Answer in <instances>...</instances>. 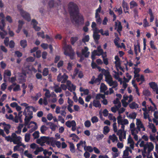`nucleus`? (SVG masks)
<instances>
[{
  "label": "nucleus",
  "instance_id": "1",
  "mask_svg": "<svg viewBox=\"0 0 158 158\" xmlns=\"http://www.w3.org/2000/svg\"><path fill=\"white\" fill-rule=\"evenodd\" d=\"M68 9L70 17L77 24H83L84 19L83 16L80 15V10L77 5L73 2L68 4Z\"/></svg>",
  "mask_w": 158,
  "mask_h": 158
},
{
  "label": "nucleus",
  "instance_id": "2",
  "mask_svg": "<svg viewBox=\"0 0 158 158\" xmlns=\"http://www.w3.org/2000/svg\"><path fill=\"white\" fill-rule=\"evenodd\" d=\"M64 50V54L66 56H69L70 59H73L74 52L72 46L70 45H68L65 47Z\"/></svg>",
  "mask_w": 158,
  "mask_h": 158
},
{
  "label": "nucleus",
  "instance_id": "3",
  "mask_svg": "<svg viewBox=\"0 0 158 158\" xmlns=\"http://www.w3.org/2000/svg\"><path fill=\"white\" fill-rule=\"evenodd\" d=\"M154 148V146L153 143L152 142H147L145 144V145L143 148L144 152H147V154H150V153L153 150Z\"/></svg>",
  "mask_w": 158,
  "mask_h": 158
},
{
  "label": "nucleus",
  "instance_id": "4",
  "mask_svg": "<svg viewBox=\"0 0 158 158\" xmlns=\"http://www.w3.org/2000/svg\"><path fill=\"white\" fill-rule=\"evenodd\" d=\"M68 78V76L65 73L61 75V73H60L57 76V80L59 82L61 81L62 83H64L66 82Z\"/></svg>",
  "mask_w": 158,
  "mask_h": 158
},
{
  "label": "nucleus",
  "instance_id": "5",
  "mask_svg": "<svg viewBox=\"0 0 158 158\" xmlns=\"http://www.w3.org/2000/svg\"><path fill=\"white\" fill-rule=\"evenodd\" d=\"M19 7V6H18ZM18 8L20 14L23 18L28 21H30L31 18L29 14L24 11L23 9H19V8Z\"/></svg>",
  "mask_w": 158,
  "mask_h": 158
},
{
  "label": "nucleus",
  "instance_id": "6",
  "mask_svg": "<svg viewBox=\"0 0 158 158\" xmlns=\"http://www.w3.org/2000/svg\"><path fill=\"white\" fill-rule=\"evenodd\" d=\"M89 49L87 47H85L84 49L81 50L82 54L84 56L85 58L88 57L89 54V52H88Z\"/></svg>",
  "mask_w": 158,
  "mask_h": 158
},
{
  "label": "nucleus",
  "instance_id": "7",
  "mask_svg": "<svg viewBox=\"0 0 158 158\" xmlns=\"http://www.w3.org/2000/svg\"><path fill=\"white\" fill-rule=\"evenodd\" d=\"M93 105L95 107H98L100 108L101 107V105L100 103V102L99 100H94L93 102Z\"/></svg>",
  "mask_w": 158,
  "mask_h": 158
},
{
  "label": "nucleus",
  "instance_id": "8",
  "mask_svg": "<svg viewBox=\"0 0 158 158\" xmlns=\"http://www.w3.org/2000/svg\"><path fill=\"white\" fill-rule=\"evenodd\" d=\"M117 21L118 22V24L117 22H115V26H118V29L117 30V31L120 33V32L122 31L123 29V27L121 25V23L118 20Z\"/></svg>",
  "mask_w": 158,
  "mask_h": 158
},
{
  "label": "nucleus",
  "instance_id": "9",
  "mask_svg": "<svg viewBox=\"0 0 158 158\" xmlns=\"http://www.w3.org/2000/svg\"><path fill=\"white\" fill-rule=\"evenodd\" d=\"M46 124L49 126L50 128L52 131H55L57 126L54 124L53 123L51 122H49L47 123Z\"/></svg>",
  "mask_w": 158,
  "mask_h": 158
},
{
  "label": "nucleus",
  "instance_id": "10",
  "mask_svg": "<svg viewBox=\"0 0 158 158\" xmlns=\"http://www.w3.org/2000/svg\"><path fill=\"white\" fill-rule=\"evenodd\" d=\"M148 13L150 16V22H152L153 21L154 19V16L153 15V14L152 13V11L151 8H149L148 9Z\"/></svg>",
  "mask_w": 158,
  "mask_h": 158
},
{
  "label": "nucleus",
  "instance_id": "11",
  "mask_svg": "<svg viewBox=\"0 0 158 158\" xmlns=\"http://www.w3.org/2000/svg\"><path fill=\"white\" fill-rule=\"evenodd\" d=\"M136 124L137 126H139L140 127H141V128L143 129L142 130L143 131H145V128L142 124L141 121L139 119H137V121Z\"/></svg>",
  "mask_w": 158,
  "mask_h": 158
},
{
  "label": "nucleus",
  "instance_id": "12",
  "mask_svg": "<svg viewBox=\"0 0 158 158\" xmlns=\"http://www.w3.org/2000/svg\"><path fill=\"white\" fill-rule=\"evenodd\" d=\"M107 89L106 86L103 83H102L101 84L100 89L101 93L104 92Z\"/></svg>",
  "mask_w": 158,
  "mask_h": 158
},
{
  "label": "nucleus",
  "instance_id": "13",
  "mask_svg": "<svg viewBox=\"0 0 158 158\" xmlns=\"http://www.w3.org/2000/svg\"><path fill=\"white\" fill-rule=\"evenodd\" d=\"M130 108L132 109H136L139 107V105L135 102H133L129 105Z\"/></svg>",
  "mask_w": 158,
  "mask_h": 158
},
{
  "label": "nucleus",
  "instance_id": "14",
  "mask_svg": "<svg viewBox=\"0 0 158 158\" xmlns=\"http://www.w3.org/2000/svg\"><path fill=\"white\" fill-rule=\"evenodd\" d=\"M102 74H103L105 76L106 79L107 77L111 76L110 75V72L109 71L104 69H102Z\"/></svg>",
  "mask_w": 158,
  "mask_h": 158
},
{
  "label": "nucleus",
  "instance_id": "15",
  "mask_svg": "<svg viewBox=\"0 0 158 158\" xmlns=\"http://www.w3.org/2000/svg\"><path fill=\"white\" fill-rule=\"evenodd\" d=\"M75 123H76L75 121L74 120H72L71 121H68L66 122L65 125L68 127L70 128Z\"/></svg>",
  "mask_w": 158,
  "mask_h": 158
},
{
  "label": "nucleus",
  "instance_id": "16",
  "mask_svg": "<svg viewBox=\"0 0 158 158\" xmlns=\"http://www.w3.org/2000/svg\"><path fill=\"white\" fill-rule=\"evenodd\" d=\"M42 95L40 92H39V93L36 94L35 96H32L31 98L33 100L36 101Z\"/></svg>",
  "mask_w": 158,
  "mask_h": 158
},
{
  "label": "nucleus",
  "instance_id": "17",
  "mask_svg": "<svg viewBox=\"0 0 158 158\" xmlns=\"http://www.w3.org/2000/svg\"><path fill=\"white\" fill-rule=\"evenodd\" d=\"M33 116H26L24 119L25 125L27 126L28 124L29 123L31 119L33 118Z\"/></svg>",
  "mask_w": 158,
  "mask_h": 158
},
{
  "label": "nucleus",
  "instance_id": "18",
  "mask_svg": "<svg viewBox=\"0 0 158 158\" xmlns=\"http://www.w3.org/2000/svg\"><path fill=\"white\" fill-rule=\"evenodd\" d=\"M20 46L23 48L27 46V42L26 40H22L20 41Z\"/></svg>",
  "mask_w": 158,
  "mask_h": 158
},
{
  "label": "nucleus",
  "instance_id": "19",
  "mask_svg": "<svg viewBox=\"0 0 158 158\" xmlns=\"http://www.w3.org/2000/svg\"><path fill=\"white\" fill-rule=\"evenodd\" d=\"M149 85L153 90L158 87L157 84L154 82L152 81L149 83Z\"/></svg>",
  "mask_w": 158,
  "mask_h": 158
},
{
  "label": "nucleus",
  "instance_id": "20",
  "mask_svg": "<svg viewBox=\"0 0 158 158\" xmlns=\"http://www.w3.org/2000/svg\"><path fill=\"white\" fill-rule=\"evenodd\" d=\"M11 128V126L9 124H7L6 126H5L4 127V129L6 133L8 135L10 133L9 130Z\"/></svg>",
  "mask_w": 158,
  "mask_h": 158
},
{
  "label": "nucleus",
  "instance_id": "21",
  "mask_svg": "<svg viewBox=\"0 0 158 158\" xmlns=\"http://www.w3.org/2000/svg\"><path fill=\"white\" fill-rule=\"evenodd\" d=\"M78 38L77 37H71L70 39V41L71 44L72 45H73L78 40Z\"/></svg>",
  "mask_w": 158,
  "mask_h": 158
},
{
  "label": "nucleus",
  "instance_id": "22",
  "mask_svg": "<svg viewBox=\"0 0 158 158\" xmlns=\"http://www.w3.org/2000/svg\"><path fill=\"white\" fill-rule=\"evenodd\" d=\"M109 138L113 142H114L115 141L118 140V138L114 134L109 136Z\"/></svg>",
  "mask_w": 158,
  "mask_h": 158
},
{
  "label": "nucleus",
  "instance_id": "23",
  "mask_svg": "<svg viewBox=\"0 0 158 158\" xmlns=\"http://www.w3.org/2000/svg\"><path fill=\"white\" fill-rule=\"evenodd\" d=\"M106 81L108 82L109 85L110 86L114 85V83L116 82V81H113L111 77L108 78L106 80Z\"/></svg>",
  "mask_w": 158,
  "mask_h": 158
},
{
  "label": "nucleus",
  "instance_id": "24",
  "mask_svg": "<svg viewBox=\"0 0 158 158\" xmlns=\"http://www.w3.org/2000/svg\"><path fill=\"white\" fill-rule=\"evenodd\" d=\"M143 26L144 28L150 26L149 23L148 21L146 18H145L143 20Z\"/></svg>",
  "mask_w": 158,
  "mask_h": 158
},
{
  "label": "nucleus",
  "instance_id": "25",
  "mask_svg": "<svg viewBox=\"0 0 158 158\" xmlns=\"http://www.w3.org/2000/svg\"><path fill=\"white\" fill-rule=\"evenodd\" d=\"M122 6L124 9H125L127 10H128L129 9V7L127 3L123 0L122 2Z\"/></svg>",
  "mask_w": 158,
  "mask_h": 158
},
{
  "label": "nucleus",
  "instance_id": "26",
  "mask_svg": "<svg viewBox=\"0 0 158 158\" xmlns=\"http://www.w3.org/2000/svg\"><path fill=\"white\" fill-rule=\"evenodd\" d=\"M2 25H0V29L2 31H4V27L6 25V23L5 22V20L3 19H2L1 21Z\"/></svg>",
  "mask_w": 158,
  "mask_h": 158
},
{
  "label": "nucleus",
  "instance_id": "27",
  "mask_svg": "<svg viewBox=\"0 0 158 158\" xmlns=\"http://www.w3.org/2000/svg\"><path fill=\"white\" fill-rule=\"evenodd\" d=\"M93 37L96 43L98 42L100 38V35L98 34H94L93 35Z\"/></svg>",
  "mask_w": 158,
  "mask_h": 158
},
{
  "label": "nucleus",
  "instance_id": "28",
  "mask_svg": "<svg viewBox=\"0 0 158 158\" xmlns=\"http://www.w3.org/2000/svg\"><path fill=\"white\" fill-rule=\"evenodd\" d=\"M130 8L131 9H132L135 6H138L137 3L134 1L133 0L130 2Z\"/></svg>",
  "mask_w": 158,
  "mask_h": 158
},
{
  "label": "nucleus",
  "instance_id": "29",
  "mask_svg": "<svg viewBox=\"0 0 158 158\" xmlns=\"http://www.w3.org/2000/svg\"><path fill=\"white\" fill-rule=\"evenodd\" d=\"M43 151H44V149L43 148L37 147L34 152L35 155H37L40 152H41Z\"/></svg>",
  "mask_w": 158,
  "mask_h": 158
},
{
  "label": "nucleus",
  "instance_id": "30",
  "mask_svg": "<svg viewBox=\"0 0 158 158\" xmlns=\"http://www.w3.org/2000/svg\"><path fill=\"white\" fill-rule=\"evenodd\" d=\"M23 75H21L20 76L19 80L23 82H25L26 81V74L25 73H23Z\"/></svg>",
  "mask_w": 158,
  "mask_h": 158
},
{
  "label": "nucleus",
  "instance_id": "31",
  "mask_svg": "<svg viewBox=\"0 0 158 158\" xmlns=\"http://www.w3.org/2000/svg\"><path fill=\"white\" fill-rule=\"evenodd\" d=\"M97 52H98L99 56H100L102 55L103 53V49L101 48L100 46L98 47L97 49Z\"/></svg>",
  "mask_w": 158,
  "mask_h": 158
},
{
  "label": "nucleus",
  "instance_id": "32",
  "mask_svg": "<svg viewBox=\"0 0 158 158\" xmlns=\"http://www.w3.org/2000/svg\"><path fill=\"white\" fill-rule=\"evenodd\" d=\"M48 129V128L44 125H42L40 127V131L42 133L44 134L45 131Z\"/></svg>",
  "mask_w": 158,
  "mask_h": 158
},
{
  "label": "nucleus",
  "instance_id": "33",
  "mask_svg": "<svg viewBox=\"0 0 158 158\" xmlns=\"http://www.w3.org/2000/svg\"><path fill=\"white\" fill-rule=\"evenodd\" d=\"M84 149L85 151H89L90 152H91L93 151V149L92 147L91 146H85L84 147Z\"/></svg>",
  "mask_w": 158,
  "mask_h": 158
},
{
  "label": "nucleus",
  "instance_id": "34",
  "mask_svg": "<svg viewBox=\"0 0 158 158\" xmlns=\"http://www.w3.org/2000/svg\"><path fill=\"white\" fill-rule=\"evenodd\" d=\"M102 7L101 5H99L98 8L96 10L95 18H97L99 15L98 13H100L101 11Z\"/></svg>",
  "mask_w": 158,
  "mask_h": 158
},
{
  "label": "nucleus",
  "instance_id": "35",
  "mask_svg": "<svg viewBox=\"0 0 158 158\" xmlns=\"http://www.w3.org/2000/svg\"><path fill=\"white\" fill-rule=\"evenodd\" d=\"M134 50L135 52H137V50H138L139 52H141L140 46L139 44L138 43L136 45H134Z\"/></svg>",
  "mask_w": 158,
  "mask_h": 158
},
{
  "label": "nucleus",
  "instance_id": "36",
  "mask_svg": "<svg viewBox=\"0 0 158 158\" xmlns=\"http://www.w3.org/2000/svg\"><path fill=\"white\" fill-rule=\"evenodd\" d=\"M49 71L48 68H45L43 70L42 74L44 76H46L48 75Z\"/></svg>",
  "mask_w": 158,
  "mask_h": 158
},
{
  "label": "nucleus",
  "instance_id": "37",
  "mask_svg": "<svg viewBox=\"0 0 158 158\" xmlns=\"http://www.w3.org/2000/svg\"><path fill=\"white\" fill-rule=\"evenodd\" d=\"M150 45L151 48L153 50H156L157 48L154 45V41L153 40H151L150 42Z\"/></svg>",
  "mask_w": 158,
  "mask_h": 158
},
{
  "label": "nucleus",
  "instance_id": "38",
  "mask_svg": "<svg viewBox=\"0 0 158 158\" xmlns=\"http://www.w3.org/2000/svg\"><path fill=\"white\" fill-rule=\"evenodd\" d=\"M11 75V71L7 69L5 70L4 72V77H5V76H7L8 77H10Z\"/></svg>",
  "mask_w": 158,
  "mask_h": 158
},
{
  "label": "nucleus",
  "instance_id": "39",
  "mask_svg": "<svg viewBox=\"0 0 158 158\" xmlns=\"http://www.w3.org/2000/svg\"><path fill=\"white\" fill-rule=\"evenodd\" d=\"M70 150L72 153H74L75 152L74 145L72 143H70Z\"/></svg>",
  "mask_w": 158,
  "mask_h": 158
},
{
  "label": "nucleus",
  "instance_id": "40",
  "mask_svg": "<svg viewBox=\"0 0 158 158\" xmlns=\"http://www.w3.org/2000/svg\"><path fill=\"white\" fill-rule=\"evenodd\" d=\"M3 32L0 31V36L2 39L5 38V36L7 35V32L5 31H3Z\"/></svg>",
  "mask_w": 158,
  "mask_h": 158
},
{
  "label": "nucleus",
  "instance_id": "41",
  "mask_svg": "<svg viewBox=\"0 0 158 158\" xmlns=\"http://www.w3.org/2000/svg\"><path fill=\"white\" fill-rule=\"evenodd\" d=\"M143 94L146 96H150L151 95V92L148 89H145L143 91Z\"/></svg>",
  "mask_w": 158,
  "mask_h": 158
},
{
  "label": "nucleus",
  "instance_id": "42",
  "mask_svg": "<svg viewBox=\"0 0 158 158\" xmlns=\"http://www.w3.org/2000/svg\"><path fill=\"white\" fill-rule=\"evenodd\" d=\"M79 69L76 68L74 69V73L73 74V76L72 77V78L73 79H74L75 78V77H76L77 74L79 73Z\"/></svg>",
  "mask_w": 158,
  "mask_h": 158
},
{
  "label": "nucleus",
  "instance_id": "43",
  "mask_svg": "<svg viewBox=\"0 0 158 158\" xmlns=\"http://www.w3.org/2000/svg\"><path fill=\"white\" fill-rule=\"evenodd\" d=\"M110 131V129L109 127L107 126H105L103 128V133L106 135Z\"/></svg>",
  "mask_w": 158,
  "mask_h": 158
},
{
  "label": "nucleus",
  "instance_id": "44",
  "mask_svg": "<svg viewBox=\"0 0 158 158\" xmlns=\"http://www.w3.org/2000/svg\"><path fill=\"white\" fill-rule=\"evenodd\" d=\"M136 116V113L135 112H133L131 114H130L128 117L131 119H135V118Z\"/></svg>",
  "mask_w": 158,
  "mask_h": 158
},
{
  "label": "nucleus",
  "instance_id": "45",
  "mask_svg": "<svg viewBox=\"0 0 158 158\" xmlns=\"http://www.w3.org/2000/svg\"><path fill=\"white\" fill-rule=\"evenodd\" d=\"M37 35L38 37H41L43 39H44L45 38L44 32L43 31L37 32Z\"/></svg>",
  "mask_w": 158,
  "mask_h": 158
},
{
  "label": "nucleus",
  "instance_id": "46",
  "mask_svg": "<svg viewBox=\"0 0 158 158\" xmlns=\"http://www.w3.org/2000/svg\"><path fill=\"white\" fill-rule=\"evenodd\" d=\"M34 139L38 138L39 137V132L38 131H35L32 134Z\"/></svg>",
  "mask_w": 158,
  "mask_h": 158
},
{
  "label": "nucleus",
  "instance_id": "47",
  "mask_svg": "<svg viewBox=\"0 0 158 158\" xmlns=\"http://www.w3.org/2000/svg\"><path fill=\"white\" fill-rule=\"evenodd\" d=\"M89 40V36L88 35H85L82 39V41L85 43V42H88Z\"/></svg>",
  "mask_w": 158,
  "mask_h": 158
},
{
  "label": "nucleus",
  "instance_id": "48",
  "mask_svg": "<svg viewBox=\"0 0 158 158\" xmlns=\"http://www.w3.org/2000/svg\"><path fill=\"white\" fill-rule=\"evenodd\" d=\"M30 134L29 133H26L25 136V142H28L30 140Z\"/></svg>",
  "mask_w": 158,
  "mask_h": 158
},
{
  "label": "nucleus",
  "instance_id": "49",
  "mask_svg": "<svg viewBox=\"0 0 158 158\" xmlns=\"http://www.w3.org/2000/svg\"><path fill=\"white\" fill-rule=\"evenodd\" d=\"M109 14L110 15H113V21H114L115 20H116V16L114 14V11L112 10H111L110 9V11H109Z\"/></svg>",
  "mask_w": 158,
  "mask_h": 158
},
{
  "label": "nucleus",
  "instance_id": "50",
  "mask_svg": "<svg viewBox=\"0 0 158 158\" xmlns=\"http://www.w3.org/2000/svg\"><path fill=\"white\" fill-rule=\"evenodd\" d=\"M91 121L93 123H97L98 122V117L96 116H94L92 117Z\"/></svg>",
  "mask_w": 158,
  "mask_h": 158
},
{
  "label": "nucleus",
  "instance_id": "51",
  "mask_svg": "<svg viewBox=\"0 0 158 158\" xmlns=\"http://www.w3.org/2000/svg\"><path fill=\"white\" fill-rule=\"evenodd\" d=\"M19 25L18 26V28L22 29L23 25L24 24V22L22 20H19L18 21Z\"/></svg>",
  "mask_w": 158,
  "mask_h": 158
},
{
  "label": "nucleus",
  "instance_id": "52",
  "mask_svg": "<svg viewBox=\"0 0 158 158\" xmlns=\"http://www.w3.org/2000/svg\"><path fill=\"white\" fill-rule=\"evenodd\" d=\"M9 45L10 48H13L15 46V43L13 40H11L9 43Z\"/></svg>",
  "mask_w": 158,
  "mask_h": 158
},
{
  "label": "nucleus",
  "instance_id": "53",
  "mask_svg": "<svg viewBox=\"0 0 158 158\" xmlns=\"http://www.w3.org/2000/svg\"><path fill=\"white\" fill-rule=\"evenodd\" d=\"M9 41V37H6L5 38V40H4V43L6 46H8Z\"/></svg>",
  "mask_w": 158,
  "mask_h": 158
},
{
  "label": "nucleus",
  "instance_id": "54",
  "mask_svg": "<svg viewBox=\"0 0 158 158\" xmlns=\"http://www.w3.org/2000/svg\"><path fill=\"white\" fill-rule=\"evenodd\" d=\"M48 6L50 8H52L54 7L55 5V3L53 0H51L48 3Z\"/></svg>",
  "mask_w": 158,
  "mask_h": 158
},
{
  "label": "nucleus",
  "instance_id": "55",
  "mask_svg": "<svg viewBox=\"0 0 158 158\" xmlns=\"http://www.w3.org/2000/svg\"><path fill=\"white\" fill-rule=\"evenodd\" d=\"M95 18L96 19V21L97 24H100L102 23V19L100 15H99L97 18Z\"/></svg>",
  "mask_w": 158,
  "mask_h": 158
},
{
  "label": "nucleus",
  "instance_id": "56",
  "mask_svg": "<svg viewBox=\"0 0 158 158\" xmlns=\"http://www.w3.org/2000/svg\"><path fill=\"white\" fill-rule=\"evenodd\" d=\"M11 138L12 139L15 138H17L18 140H19V138H21V137L20 136H17L16 134L14 133H12L11 135Z\"/></svg>",
  "mask_w": 158,
  "mask_h": 158
},
{
  "label": "nucleus",
  "instance_id": "57",
  "mask_svg": "<svg viewBox=\"0 0 158 158\" xmlns=\"http://www.w3.org/2000/svg\"><path fill=\"white\" fill-rule=\"evenodd\" d=\"M20 90V86L19 85H17L13 89V90L14 92L18 91Z\"/></svg>",
  "mask_w": 158,
  "mask_h": 158
},
{
  "label": "nucleus",
  "instance_id": "58",
  "mask_svg": "<svg viewBox=\"0 0 158 158\" xmlns=\"http://www.w3.org/2000/svg\"><path fill=\"white\" fill-rule=\"evenodd\" d=\"M50 141H51V144L52 146L53 147L55 146V143L56 142V140L54 139V138L53 137H52L51 139H50Z\"/></svg>",
  "mask_w": 158,
  "mask_h": 158
},
{
  "label": "nucleus",
  "instance_id": "59",
  "mask_svg": "<svg viewBox=\"0 0 158 158\" xmlns=\"http://www.w3.org/2000/svg\"><path fill=\"white\" fill-rule=\"evenodd\" d=\"M50 141H51V144L52 146L53 147L55 146V143L56 142V140L54 139V138L53 137H52L51 139H50Z\"/></svg>",
  "mask_w": 158,
  "mask_h": 158
},
{
  "label": "nucleus",
  "instance_id": "60",
  "mask_svg": "<svg viewBox=\"0 0 158 158\" xmlns=\"http://www.w3.org/2000/svg\"><path fill=\"white\" fill-rule=\"evenodd\" d=\"M84 125L86 127H89L91 125V122L89 120H87L85 122Z\"/></svg>",
  "mask_w": 158,
  "mask_h": 158
},
{
  "label": "nucleus",
  "instance_id": "61",
  "mask_svg": "<svg viewBox=\"0 0 158 158\" xmlns=\"http://www.w3.org/2000/svg\"><path fill=\"white\" fill-rule=\"evenodd\" d=\"M15 54L18 57H20L22 56V53L19 51H16L15 52Z\"/></svg>",
  "mask_w": 158,
  "mask_h": 158
},
{
  "label": "nucleus",
  "instance_id": "62",
  "mask_svg": "<svg viewBox=\"0 0 158 158\" xmlns=\"http://www.w3.org/2000/svg\"><path fill=\"white\" fill-rule=\"evenodd\" d=\"M6 20L9 23H11L12 22V20L11 17L9 15H7L6 17Z\"/></svg>",
  "mask_w": 158,
  "mask_h": 158
},
{
  "label": "nucleus",
  "instance_id": "63",
  "mask_svg": "<svg viewBox=\"0 0 158 158\" xmlns=\"http://www.w3.org/2000/svg\"><path fill=\"white\" fill-rule=\"evenodd\" d=\"M41 51L40 50L36 51V57L37 58H40L41 56Z\"/></svg>",
  "mask_w": 158,
  "mask_h": 158
},
{
  "label": "nucleus",
  "instance_id": "64",
  "mask_svg": "<svg viewBox=\"0 0 158 158\" xmlns=\"http://www.w3.org/2000/svg\"><path fill=\"white\" fill-rule=\"evenodd\" d=\"M117 119L118 124L120 125V123H121L122 120H123L121 116L120 115H119L117 118Z\"/></svg>",
  "mask_w": 158,
  "mask_h": 158
}]
</instances>
